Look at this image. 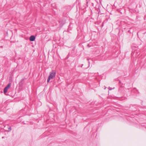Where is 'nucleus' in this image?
<instances>
[{
    "instance_id": "nucleus-6",
    "label": "nucleus",
    "mask_w": 146,
    "mask_h": 146,
    "mask_svg": "<svg viewBox=\"0 0 146 146\" xmlns=\"http://www.w3.org/2000/svg\"><path fill=\"white\" fill-rule=\"evenodd\" d=\"M109 89L110 90H111L112 89V88H111L109 87Z\"/></svg>"
},
{
    "instance_id": "nucleus-8",
    "label": "nucleus",
    "mask_w": 146,
    "mask_h": 146,
    "mask_svg": "<svg viewBox=\"0 0 146 146\" xmlns=\"http://www.w3.org/2000/svg\"><path fill=\"white\" fill-rule=\"evenodd\" d=\"M88 63H89V64H90V62H89V61H88Z\"/></svg>"
},
{
    "instance_id": "nucleus-3",
    "label": "nucleus",
    "mask_w": 146,
    "mask_h": 146,
    "mask_svg": "<svg viewBox=\"0 0 146 146\" xmlns=\"http://www.w3.org/2000/svg\"><path fill=\"white\" fill-rule=\"evenodd\" d=\"M8 88H7L6 87H5L4 89V93L5 94L6 93L7 91V90H8Z\"/></svg>"
},
{
    "instance_id": "nucleus-2",
    "label": "nucleus",
    "mask_w": 146,
    "mask_h": 146,
    "mask_svg": "<svg viewBox=\"0 0 146 146\" xmlns=\"http://www.w3.org/2000/svg\"><path fill=\"white\" fill-rule=\"evenodd\" d=\"M35 37L34 36L32 35L30 37L29 40L31 41H33L35 40Z\"/></svg>"
},
{
    "instance_id": "nucleus-4",
    "label": "nucleus",
    "mask_w": 146,
    "mask_h": 146,
    "mask_svg": "<svg viewBox=\"0 0 146 146\" xmlns=\"http://www.w3.org/2000/svg\"><path fill=\"white\" fill-rule=\"evenodd\" d=\"M11 86V84L9 83V84L7 86H6L8 89Z\"/></svg>"
},
{
    "instance_id": "nucleus-1",
    "label": "nucleus",
    "mask_w": 146,
    "mask_h": 146,
    "mask_svg": "<svg viewBox=\"0 0 146 146\" xmlns=\"http://www.w3.org/2000/svg\"><path fill=\"white\" fill-rule=\"evenodd\" d=\"M56 74V71L55 70H52L50 72L49 75L48 77L47 82H49L51 79H52L55 78Z\"/></svg>"
},
{
    "instance_id": "nucleus-10",
    "label": "nucleus",
    "mask_w": 146,
    "mask_h": 146,
    "mask_svg": "<svg viewBox=\"0 0 146 146\" xmlns=\"http://www.w3.org/2000/svg\"><path fill=\"white\" fill-rule=\"evenodd\" d=\"M4 138V137H2V138Z\"/></svg>"
},
{
    "instance_id": "nucleus-9",
    "label": "nucleus",
    "mask_w": 146,
    "mask_h": 146,
    "mask_svg": "<svg viewBox=\"0 0 146 146\" xmlns=\"http://www.w3.org/2000/svg\"><path fill=\"white\" fill-rule=\"evenodd\" d=\"M99 2H100V1H99Z\"/></svg>"
},
{
    "instance_id": "nucleus-7",
    "label": "nucleus",
    "mask_w": 146,
    "mask_h": 146,
    "mask_svg": "<svg viewBox=\"0 0 146 146\" xmlns=\"http://www.w3.org/2000/svg\"><path fill=\"white\" fill-rule=\"evenodd\" d=\"M3 48V46H1L0 47V48Z\"/></svg>"
},
{
    "instance_id": "nucleus-5",
    "label": "nucleus",
    "mask_w": 146,
    "mask_h": 146,
    "mask_svg": "<svg viewBox=\"0 0 146 146\" xmlns=\"http://www.w3.org/2000/svg\"><path fill=\"white\" fill-rule=\"evenodd\" d=\"M8 129L9 130V131H11V127H9L8 128Z\"/></svg>"
}]
</instances>
